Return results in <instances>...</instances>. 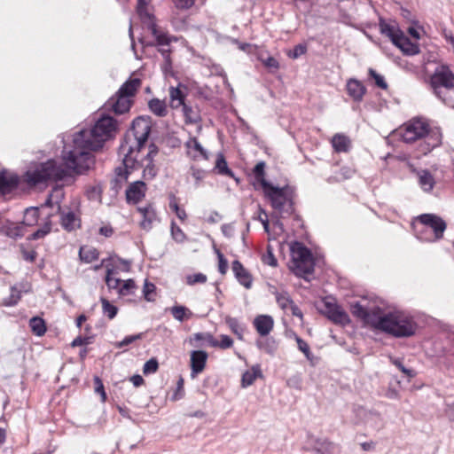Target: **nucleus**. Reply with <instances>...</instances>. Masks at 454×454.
I'll list each match as a JSON object with an SVG mask.
<instances>
[{
	"instance_id": "1",
	"label": "nucleus",
	"mask_w": 454,
	"mask_h": 454,
	"mask_svg": "<svg viewBox=\"0 0 454 454\" xmlns=\"http://www.w3.org/2000/svg\"><path fill=\"white\" fill-rule=\"evenodd\" d=\"M117 132V121L111 116L102 115L90 129H81L73 136L71 145H65L62 160L65 167L54 160L36 164L25 174L30 185H36L48 180L59 181L71 176V173L83 174L95 163L92 151L103 147Z\"/></svg>"
},
{
	"instance_id": "2",
	"label": "nucleus",
	"mask_w": 454,
	"mask_h": 454,
	"mask_svg": "<svg viewBox=\"0 0 454 454\" xmlns=\"http://www.w3.org/2000/svg\"><path fill=\"white\" fill-rule=\"evenodd\" d=\"M351 313L364 324L395 337H410L415 333L416 324L403 311H385L378 301L363 299L351 305Z\"/></svg>"
},
{
	"instance_id": "3",
	"label": "nucleus",
	"mask_w": 454,
	"mask_h": 454,
	"mask_svg": "<svg viewBox=\"0 0 454 454\" xmlns=\"http://www.w3.org/2000/svg\"><path fill=\"white\" fill-rule=\"evenodd\" d=\"M150 132V117L139 116L133 121L131 129L127 132L119 147V155H124L126 166L137 161V155L147 141Z\"/></svg>"
},
{
	"instance_id": "4",
	"label": "nucleus",
	"mask_w": 454,
	"mask_h": 454,
	"mask_svg": "<svg viewBox=\"0 0 454 454\" xmlns=\"http://www.w3.org/2000/svg\"><path fill=\"white\" fill-rule=\"evenodd\" d=\"M263 192L271 207L280 216L291 215L294 213V201L288 186L280 188L271 184Z\"/></svg>"
},
{
	"instance_id": "5",
	"label": "nucleus",
	"mask_w": 454,
	"mask_h": 454,
	"mask_svg": "<svg viewBox=\"0 0 454 454\" xmlns=\"http://www.w3.org/2000/svg\"><path fill=\"white\" fill-rule=\"evenodd\" d=\"M292 270L297 276L311 274L314 270V260L309 248L300 242L291 245Z\"/></svg>"
},
{
	"instance_id": "6",
	"label": "nucleus",
	"mask_w": 454,
	"mask_h": 454,
	"mask_svg": "<svg viewBox=\"0 0 454 454\" xmlns=\"http://www.w3.org/2000/svg\"><path fill=\"white\" fill-rule=\"evenodd\" d=\"M453 84L454 74L447 66L436 67L430 77V87L436 97L442 96Z\"/></svg>"
},
{
	"instance_id": "7",
	"label": "nucleus",
	"mask_w": 454,
	"mask_h": 454,
	"mask_svg": "<svg viewBox=\"0 0 454 454\" xmlns=\"http://www.w3.org/2000/svg\"><path fill=\"white\" fill-rule=\"evenodd\" d=\"M428 130L429 126L426 121L420 119H413L405 124L403 128H400L398 134L403 142L411 144L424 138L428 134Z\"/></svg>"
},
{
	"instance_id": "8",
	"label": "nucleus",
	"mask_w": 454,
	"mask_h": 454,
	"mask_svg": "<svg viewBox=\"0 0 454 454\" xmlns=\"http://www.w3.org/2000/svg\"><path fill=\"white\" fill-rule=\"evenodd\" d=\"M356 419L366 428L380 431L385 427V421L381 414L374 410L359 406L355 410Z\"/></svg>"
},
{
	"instance_id": "9",
	"label": "nucleus",
	"mask_w": 454,
	"mask_h": 454,
	"mask_svg": "<svg viewBox=\"0 0 454 454\" xmlns=\"http://www.w3.org/2000/svg\"><path fill=\"white\" fill-rule=\"evenodd\" d=\"M423 228H430L434 231V239H440L446 230V223L440 216L434 214H423L418 217Z\"/></svg>"
},
{
	"instance_id": "10",
	"label": "nucleus",
	"mask_w": 454,
	"mask_h": 454,
	"mask_svg": "<svg viewBox=\"0 0 454 454\" xmlns=\"http://www.w3.org/2000/svg\"><path fill=\"white\" fill-rule=\"evenodd\" d=\"M325 309L323 312L326 317L335 324L347 325L349 323L348 314L335 302L325 301H324Z\"/></svg>"
},
{
	"instance_id": "11",
	"label": "nucleus",
	"mask_w": 454,
	"mask_h": 454,
	"mask_svg": "<svg viewBox=\"0 0 454 454\" xmlns=\"http://www.w3.org/2000/svg\"><path fill=\"white\" fill-rule=\"evenodd\" d=\"M149 29L156 39L157 45L159 47L158 51L161 54L162 58L169 57L171 53L169 46L171 38L168 35L159 32L155 23L153 21L149 24Z\"/></svg>"
},
{
	"instance_id": "12",
	"label": "nucleus",
	"mask_w": 454,
	"mask_h": 454,
	"mask_svg": "<svg viewBox=\"0 0 454 454\" xmlns=\"http://www.w3.org/2000/svg\"><path fill=\"white\" fill-rule=\"evenodd\" d=\"M132 101L129 98L123 96L118 92L115 93L107 101V106L111 108L116 114H123L129 111Z\"/></svg>"
},
{
	"instance_id": "13",
	"label": "nucleus",
	"mask_w": 454,
	"mask_h": 454,
	"mask_svg": "<svg viewBox=\"0 0 454 454\" xmlns=\"http://www.w3.org/2000/svg\"><path fill=\"white\" fill-rule=\"evenodd\" d=\"M145 184L143 181L131 183L126 190V199L129 203L137 204L145 195Z\"/></svg>"
},
{
	"instance_id": "14",
	"label": "nucleus",
	"mask_w": 454,
	"mask_h": 454,
	"mask_svg": "<svg viewBox=\"0 0 454 454\" xmlns=\"http://www.w3.org/2000/svg\"><path fill=\"white\" fill-rule=\"evenodd\" d=\"M207 353L203 350H194L191 353V370L192 377H196L202 372L207 363Z\"/></svg>"
},
{
	"instance_id": "15",
	"label": "nucleus",
	"mask_w": 454,
	"mask_h": 454,
	"mask_svg": "<svg viewBox=\"0 0 454 454\" xmlns=\"http://www.w3.org/2000/svg\"><path fill=\"white\" fill-rule=\"evenodd\" d=\"M137 164H138L137 159V161L134 162L131 166H126L124 163V158L122 159V166H119L115 168V176L111 181L113 189L118 190L122 186L123 183H125L128 179V176L129 174V169L135 168Z\"/></svg>"
},
{
	"instance_id": "16",
	"label": "nucleus",
	"mask_w": 454,
	"mask_h": 454,
	"mask_svg": "<svg viewBox=\"0 0 454 454\" xmlns=\"http://www.w3.org/2000/svg\"><path fill=\"white\" fill-rule=\"evenodd\" d=\"M19 184L18 176L8 172L0 171V193L5 194L12 192Z\"/></svg>"
},
{
	"instance_id": "17",
	"label": "nucleus",
	"mask_w": 454,
	"mask_h": 454,
	"mask_svg": "<svg viewBox=\"0 0 454 454\" xmlns=\"http://www.w3.org/2000/svg\"><path fill=\"white\" fill-rule=\"evenodd\" d=\"M253 324L261 336H266L273 329L274 320L271 316L259 315L254 319Z\"/></svg>"
},
{
	"instance_id": "18",
	"label": "nucleus",
	"mask_w": 454,
	"mask_h": 454,
	"mask_svg": "<svg viewBox=\"0 0 454 454\" xmlns=\"http://www.w3.org/2000/svg\"><path fill=\"white\" fill-rule=\"evenodd\" d=\"M143 219L140 222V227L145 231H149L153 227V223L158 220L157 214L153 206L141 207L137 208Z\"/></svg>"
},
{
	"instance_id": "19",
	"label": "nucleus",
	"mask_w": 454,
	"mask_h": 454,
	"mask_svg": "<svg viewBox=\"0 0 454 454\" xmlns=\"http://www.w3.org/2000/svg\"><path fill=\"white\" fill-rule=\"evenodd\" d=\"M61 215L60 224L64 230L67 231H74L81 226L80 217L73 211H61L59 212Z\"/></svg>"
},
{
	"instance_id": "20",
	"label": "nucleus",
	"mask_w": 454,
	"mask_h": 454,
	"mask_svg": "<svg viewBox=\"0 0 454 454\" xmlns=\"http://www.w3.org/2000/svg\"><path fill=\"white\" fill-rule=\"evenodd\" d=\"M232 271L240 285L244 286L247 289L251 288L252 277L239 261L236 260L232 262Z\"/></svg>"
},
{
	"instance_id": "21",
	"label": "nucleus",
	"mask_w": 454,
	"mask_h": 454,
	"mask_svg": "<svg viewBox=\"0 0 454 454\" xmlns=\"http://www.w3.org/2000/svg\"><path fill=\"white\" fill-rule=\"evenodd\" d=\"M186 90L187 88L184 85H182L181 83H179L178 86L176 87L171 86L169 88L171 107L178 108L180 106H184V105H186L184 103Z\"/></svg>"
},
{
	"instance_id": "22",
	"label": "nucleus",
	"mask_w": 454,
	"mask_h": 454,
	"mask_svg": "<svg viewBox=\"0 0 454 454\" xmlns=\"http://www.w3.org/2000/svg\"><path fill=\"white\" fill-rule=\"evenodd\" d=\"M311 450L317 454H334L338 450V446L327 439H315Z\"/></svg>"
},
{
	"instance_id": "23",
	"label": "nucleus",
	"mask_w": 454,
	"mask_h": 454,
	"mask_svg": "<svg viewBox=\"0 0 454 454\" xmlns=\"http://www.w3.org/2000/svg\"><path fill=\"white\" fill-rule=\"evenodd\" d=\"M185 146L188 150V154L193 159L197 160L199 158H202L207 160V151L203 148L200 143L198 141L196 137H191L185 144Z\"/></svg>"
},
{
	"instance_id": "24",
	"label": "nucleus",
	"mask_w": 454,
	"mask_h": 454,
	"mask_svg": "<svg viewBox=\"0 0 454 454\" xmlns=\"http://www.w3.org/2000/svg\"><path fill=\"white\" fill-rule=\"evenodd\" d=\"M395 40L396 41L394 44L400 48L404 54L412 56L419 52V45L411 42V40L406 37L403 33H402L401 35Z\"/></svg>"
},
{
	"instance_id": "25",
	"label": "nucleus",
	"mask_w": 454,
	"mask_h": 454,
	"mask_svg": "<svg viewBox=\"0 0 454 454\" xmlns=\"http://www.w3.org/2000/svg\"><path fill=\"white\" fill-rule=\"evenodd\" d=\"M347 91L355 101H361L366 89L359 81L350 79L347 82Z\"/></svg>"
},
{
	"instance_id": "26",
	"label": "nucleus",
	"mask_w": 454,
	"mask_h": 454,
	"mask_svg": "<svg viewBox=\"0 0 454 454\" xmlns=\"http://www.w3.org/2000/svg\"><path fill=\"white\" fill-rule=\"evenodd\" d=\"M418 182L420 188L426 192H429L433 190L435 180L433 175L427 169H421L417 172Z\"/></svg>"
},
{
	"instance_id": "27",
	"label": "nucleus",
	"mask_w": 454,
	"mask_h": 454,
	"mask_svg": "<svg viewBox=\"0 0 454 454\" xmlns=\"http://www.w3.org/2000/svg\"><path fill=\"white\" fill-rule=\"evenodd\" d=\"M140 86L141 80L139 78H129L121 86L117 92L130 98L135 96Z\"/></svg>"
},
{
	"instance_id": "28",
	"label": "nucleus",
	"mask_w": 454,
	"mask_h": 454,
	"mask_svg": "<svg viewBox=\"0 0 454 454\" xmlns=\"http://www.w3.org/2000/svg\"><path fill=\"white\" fill-rule=\"evenodd\" d=\"M262 377V373L260 365H254L251 370L245 372L242 374L241 386L247 387L251 386L257 378Z\"/></svg>"
},
{
	"instance_id": "29",
	"label": "nucleus",
	"mask_w": 454,
	"mask_h": 454,
	"mask_svg": "<svg viewBox=\"0 0 454 454\" xmlns=\"http://www.w3.org/2000/svg\"><path fill=\"white\" fill-rule=\"evenodd\" d=\"M332 145L338 153H346L349 150L350 140L342 134H336L332 139Z\"/></svg>"
},
{
	"instance_id": "30",
	"label": "nucleus",
	"mask_w": 454,
	"mask_h": 454,
	"mask_svg": "<svg viewBox=\"0 0 454 454\" xmlns=\"http://www.w3.org/2000/svg\"><path fill=\"white\" fill-rule=\"evenodd\" d=\"M380 29L381 34L388 36L393 43H395V39L398 38L403 33L396 27L387 24L383 20H380Z\"/></svg>"
},
{
	"instance_id": "31",
	"label": "nucleus",
	"mask_w": 454,
	"mask_h": 454,
	"mask_svg": "<svg viewBox=\"0 0 454 454\" xmlns=\"http://www.w3.org/2000/svg\"><path fill=\"white\" fill-rule=\"evenodd\" d=\"M25 232L26 227L21 222L18 223H12L5 226V234L14 239L23 237Z\"/></svg>"
},
{
	"instance_id": "32",
	"label": "nucleus",
	"mask_w": 454,
	"mask_h": 454,
	"mask_svg": "<svg viewBox=\"0 0 454 454\" xmlns=\"http://www.w3.org/2000/svg\"><path fill=\"white\" fill-rule=\"evenodd\" d=\"M148 106L150 111L159 117H164L168 114L165 102L158 98L151 99L148 103Z\"/></svg>"
},
{
	"instance_id": "33",
	"label": "nucleus",
	"mask_w": 454,
	"mask_h": 454,
	"mask_svg": "<svg viewBox=\"0 0 454 454\" xmlns=\"http://www.w3.org/2000/svg\"><path fill=\"white\" fill-rule=\"evenodd\" d=\"M185 121L189 123H198L201 121V116L198 107H192L187 105L183 106Z\"/></svg>"
},
{
	"instance_id": "34",
	"label": "nucleus",
	"mask_w": 454,
	"mask_h": 454,
	"mask_svg": "<svg viewBox=\"0 0 454 454\" xmlns=\"http://www.w3.org/2000/svg\"><path fill=\"white\" fill-rule=\"evenodd\" d=\"M98 251L91 247H82L79 250V256L82 262L87 263L93 262L98 258Z\"/></svg>"
},
{
	"instance_id": "35",
	"label": "nucleus",
	"mask_w": 454,
	"mask_h": 454,
	"mask_svg": "<svg viewBox=\"0 0 454 454\" xmlns=\"http://www.w3.org/2000/svg\"><path fill=\"white\" fill-rule=\"evenodd\" d=\"M29 326L33 333L36 336H43L46 332L45 322L39 317H33L29 320Z\"/></svg>"
},
{
	"instance_id": "36",
	"label": "nucleus",
	"mask_w": 454,
	"mask_h": 454,
	"mask_svg": "<svg viewBox=\"0 0 454 454\" xmlns=\"http://www.w3.org/2000/svg\"><path fill=\"white\" fill-rule=\"evenodd\" d=\"M170 312L174 318L179 322H183L185 318H190L192 316V312L182 305L173 306L170 308Z\"/></svg>"
},
{
	"instance_id": "37",
	"label": "nucleus",
	"mask_w": 454,
	"mask_h": 454,
	"mask_svg": "<svg viewBox=\"0 0 454 454\" xmlns=\"http://www.w3.org/2000/svg\"><path fill=\"white\" fill-rule=\"evenodd\" d=\"M26 289H21L17 285L11 287V294L8 298H6L4 301L5 306H14L21 299L22 292H27Z\"/></svg>"
},
{
	"instance_id": "38",
	"label": "nucleus",
	"mask_w": 454,
	"mask_h": 454,
	"mask_svg": "<svg viewBox=\"0 0 454 454\" xmlns=\"http://www.w3.org/2000/svg\"><path fill=\"white\" fill-rule=\"evenodd\" d=\"M264 168L265 163L263 161L258 162L254 168V178L262 185L263 190L271 185V184L267 182L264 178Z\"/></svg>"
},
{
	"instance_id": "39",
	"label": "nucleus",
	"mask_w": 454,
	"mask_h": 454,
	"mask_svg": "<svg viewBox=\"0 0 454 454\" xmlns=\"http://www.w3.org/2000/svg\"><path fill=\"white\" fill-rule=\"evenodd\" d=\"M38 209L36 207L27 208L24 213V219L21 222L25 227L33 226L38 220Z\"/></svg>"
},
{
	"instance_id": "40",
	"label": "nucleus",
	"mask_w": 454,
	"mask_h": 454,
	"mask_svg": "<svg viewBox=\"0 0 454 454\" xmlns=\"http://www.w3.org/2000/svg\"><path fill=\"white\" fill-rule=\"evenodd\" d=\"M141 166L144 168L143 176L146 180H152L157 175V168L153 161H141Z\"/></svg>"
},
{
	"instance_id": "41",
	"label": "nucleus",
	"mask_w": 454,
	"mask_h": 454,
	"mask_svg": "<svg viewBox=\"0 0 454 454\" xmlns=\"http://www.w3.org/2000/svg\"><path fill=\"white\" fill-rule=\"evenodd\" d=\"M275 294L278 305L284 310L288 309L291 304L294 302V301L291 299V297L286 292H277Z\"/></svg>"
},
{
	"instance_id": "42",
	"label": "nucleus",
	"mask_w": 454,
	"mask_h": 454,
	"mask_svg": "<svg viewBox=\"0 0 454 454\" xmlns=\"http://www.w3.org/2000/svg\"><path fill=\"white\" fill-rule=\"evenodd\" d=\"M215 168L221 175L233 176V172L228 168L227 162L222 154H220L216 160Z\"/></svg>"
},
{
	"instance_id": "43",
	"label": "nucleus",
	"mask_w": 454,
	"mask_h": 454,
	"mask_svg": "<svg viewBox=\"0 0 454 454\" xmlns=\"http://www.w3.org/2000/svg\"><path fill=\"white\" fill-rule=\"evenodd\" d=\"M102 309L105 315L107 316L109 319L114 318L117 315L118 308L110 303L108 300L106 298H101Z\"/></svg>"
},
{
	"instance_id": "44",
	"label": "nucleus",
	"mask_w": 454,
	"mask_h": 454,
	"mask_svg": "<svg viewBox=\"0 0 454 454\" xmlns=\"http://www.w3.org/2000/svg\"><path fill=\"white\" fill-rule=\"evenodd\" d=\"M226 324L231 330V332L236 334L239 339L242 338V333L244 332L243 326L239 323L237 318L228 317H226Z\"/></svg>"
},
{
	"instance_id": "45",
	"label": "nucleus",
	"mask_w": 454,
	"mask_h": 454,
	"mask_svg": "<svg viewBox=\"0 0 454 454\" xmlns=\"http://www.w3.org/2000/svg\"><path fill=\"white\" fill-rule=\"evenodd\" d=\"M390 361L395 366H396V368H398L405 375V377L408 380H411L416 376L415 371L406 368L403 364L401 359L390 357Z\"/></svg>"
},
{
	"instance_id": "46",
	"label": "nucleus",
	"mask_w": 454,
	"mask_h": 454,
	"mask_svg": "<svg viewBox=\"0 0 454 454\" xmlns=\"http://www.w3.org/2000/svg\"><path fill=\"white\" fill-rule=\"evenodd\" d=\"M437 98L441 99L445 105L454 108V84L451 85L443 93H442V96H438Z\"/></svg>"
},
{
	"instance_id": "47",
	"label": "nucleus",
	"mask_w": 454,
	"mask_h": 454,
	"mask_svg": "<svg viewBox=\"0 0 454 454\" xmlns=\"http://www.w3.org/2000/svg\"><path fill=\"white\" fill-rule=\"evenodd\" d=\"M51 216V215H49L48 221L44 223V225L32 234L31 239H42L51 231V223L50 221Z\"/></svg>"
},
{
	"instance_id": "48",
	"label": "nucleus",
	"mask_w": 454,
	"mask_h": 454,
	"mask_svg": "<svg viewBox=\"0 0 454 454\" xmlns=\"http://www.w3.org/2000/svg\"><path fill=\"white\" fill-rule=\"evenodd\" d=\"M51 196V200H54L56 206L58 207V212H60L61 207L60 203L64 199L65 193L61 187H55L52 192L50 193Z\"/></svg>"
},
{
	"instance_id": "49",
	"label": "nucleus",
	"mask_w": 454,
	"mask_h": 454,
	"mask_svg": "<svg viewBox=\"0 0 454 454\" xmlns=\"http://www.w3.org/2000/svg\"><path fill=\"white\" fill-rule=\"evenodd\" d=\"M155 286L153 283L148 282L147 280L145 281L144 287H143V294L145 296V299L148 301H154V294H155Z\"/></svg>"
},
{
	"instance_id": "50",
	"label": "nucleus",
	"mask_w": 454,
	"mask_h": 454,
	"mask_svg": "<svg viewBox=\"0 0 454 454\" xmlns=\"http://www.w3.org/2000/svg\"><path fill=\"white\" fill-rule=\"evenodd\" d=\"M295 340L297 342L299 350H301L304 354V356H306V358L308 360H311L313 357V355L310 352L308 343L305 340H303L301 338H300L299 336H295Z\"/></svg>"
},
{
	"instance_id": "51",
	"label": "nucleus",
	"mask_w": 454,
	"mask_h": 454,
	"mask_svg": "<svg viewBox=\"0 0 454 454\" xmlns=\"http://www.w3.org/2000/svg\"><path fill=\"white\" fill-rule=\"evenodd\" d=\"M113 269L108 268L106 270V283L108 286L109 288H119L120 285L121 283V280L116 278L112 277Z\"/></svg>"
},
{
	"instance_id": "52",
	"label": "nucleus",
	"mask_w": 454,
	"mask_h": 454,
	"mask_svg": "<svg viewBox=\"0 0 454 454\" xmlns=\"http://www.w3.org/2000/svg\"><path fill=\"white\" fill-rule=\"evenodd\" d=\"M159 367V363L156 358H151L145 362L143 367L144 374L154 373Z\"/></svg>"
},
{
	"instance_id": "53",
	"label": "nucleus",
	"mask_w": 454,
	"mask_h": 454,
	"mask_svg": "<svg viewBox=\"0 0 454 454\" xmlns=\"http://www.w3.org/2000/svg\"><path fill=\"white\" fill-rule=\"evenodd\" d=\"M151 0H137V13L141 18H148L151 20V15L147 12L146 6L150 4Z\"/></svg>"
},
{
	"instance_id": "54",
	"label": "nucleus",
	"mask_w": 454,
	"mask_h": 454,
	"mask_svg": "<svg viewBox=\"0 0 454 454\" xmlns=\"http://www.w3.org/2000/svg\"><path fill=\"white\" fill-rule=\"evenodd\" d=\"M171 235L173 239L179 243L183 242L185 239V234L184 233L180 227L176 225L174 222L171 223Z\"/></svg>"
},
{
	"instance_id": "55",
	"label": "nucleus",
	"mask_w": 454,
	"mask_h": 454,
	"mask_svg": "<svg viewBox=\"0 0 454 454\" xmlns=\"http://www.w3.org/2000/svg\"><path fill=\"white\" fill-rule=\"evenodd\" d=\"M207 281V276L203 273H196L186 277V283L190 286H193L198 283H205Z\"/></svg>"
},
{
	"instance_id": "56",
	"label": "nucleus",
	"mask_w": 454,
	"mask_h": 454,
	"mask_svg": "<svg viewBox=\"0 0 454 454\" xmlns=\"http://www.w3.org/2000/svg\"><path fill=\"white\" fill-rule=\"evenodd\" d=\"M121 286H120L119 294L121 295L129 294L131 290L134 289L136 286L135 282L132 279L121 281Z\"/></svg>"
},
{
	"instance_id": "57",
	"label": "nucleus",
	"mask_w": 454,
	"mask_h": 454,
	"mask_svg": "<svg viewBox=\"0 0 454 454\" xmlns=\"http://www.w3.org/2000/svg\"><path fill=\"white\" fill-rule=\"evenodd\" d=\"M369 74L375 80V83L379 88L383 90H386L387 88V84L384 80V77L379 74L374 69L370 68Z\"/></svg>"
},
{
	"instance_id": "58",
	"label": "nucleus",
	"mask_w": 454,
	"mask_h": 454,
	"mask_svg": "<svg viewBox=\"0 0 454 454\" xmlns=\"http://www.w3.org/2000/svg\"><path fill=\"white\" fill-rule=\"evenodd\" d=\"M262 261L265 264L271 267H276L278 264V261L275 258L272 248L270 246L267 247V254L263 255Z\"/></svg>"
},
{
	"instance_id": "59",
	"label": "nucleus",
	"mask_w": 454,
	"mask_h": 454,
	"mask_svg": "<svg viewBox=\"0 0 454 454\" xmlns=\"http://www.w3.org/2000/svg\"><path fill=\"white\" fill-rule=\"evenodd\" d=\"M142 337H143V333L126 336L121 341L117 342L115 344V346L117 348H122V347H125V346H128V345L133 343L134 341H136L137 340L142 339Z\"/></svg>"
},
{
	"instance_id": "60",
	"label": "nucleus",
	"mask_w": 454,
	"mask_h": 454,
	"mask_svg": "<svg viewBox=\"0 0 454 454\" xmlns=\"http://www.w3.org/2000/svg\"><path fill=\"white\" fill-rule=\"evenodd\" d=\"M217 256H218V270L221 274L223 275L227 271L228 262L220 251H217Z\"/></svg>"
},
{
	"instance_id": "61",
	"label": "nucleus",
	"mask_w": 454,
	"mask_h": 454,
	"mask_svg": "<svg viewBox=\"0 0 454 454\" xmlns=\"http://www.w3.org/2000/svg\"><path fill=\"white\" fill-rule=\"evenodd\" d=\"M271 344H274V341L270 340L257 341L258 348L265 350L268 353H272L274 350V348L272 347Z\"/></svg>"
},
{
	"instance_id": "62",
	"label": "nucleus",
	"mask_w": 454,
	"mask_h": 454,
	"mask_svg": "<svg viewBox=\"0 0 454 454\" xmlns=\"http://www.w3.org/2000/svg\"><path fill=\"white\" fill-rule=\"evenodd\" d=\"M220 338L221 340H219V348L226 349L233 345V340L230 336L223 334Z\"/></svg>"
},
{
	"instance_id": "63",
	"label": "nucleus",
	"mask_w": 454,
	"mask_h": 454,
	"mask_svg": "<svg viewBox=\"0 0 454 454\" xmlns=\"http://www.w3.org/2000/svg\"><path fill=\"white\" fill-rule=\"evenodd\" d=\"M173 2L179 9H189L194 4L195 0H173Z\"/></svg>"
},
{
	"instance_id": "64",
	"label": "nucleus",
	"mask_w": 454,
	"mask_h": 454,
	"mask_svg": "<svg viewBox=\"0 0 454 454\" xmlns=\"http://www.w3.org/2000/svg\"><path fill=\"white\" fill-rule=\"evenodd\" d=\"M307 51V47L303 44H298L294 47L290 57L293 59H297L300 56L303 55Z\"/></svg>"
}]
</instances>
